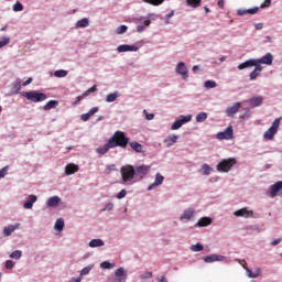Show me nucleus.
I'll return each instance as SVG.
<instances>
[{
	"mask_svg": "<svg viewBox=\"0 0 282 282\" xmlns=\"http://www.w3.org/2000/svg\"><path fill=\"white\" fill-rule=\"evenodd\" d=\"M128 144L129 138L127 134L120 130H117L106 144L96 149V153L99 155H105L109 153L110 149H116L118 147H120V149H127Z\"/></svg>",
	"mask_w": 282,
	"mask_h": 282,
	"instance_id": "f257e3e1",
	"label": "nucleus"
},
{
	"mask_svg": "<svg viewBox=\"0 0 282 282\" xmlns=\"http://www.w3.org/2000/svg\"><path fill=\"white\" fill-rule=\"evenodd\" d=\"M21 96L31 102H43L44 100H47V95L36 90L23 91L21 93Z\"/></svg>",
	"mask_w": 282,
	"mask_h": 282,
	"instance_id": "f03ea898",
	"label": "nucleus"
},
{
	"mask_svg": "<svg viewBox=\"0 0 282 282\" xmlns=\"http://www.w3.org/2000/svg\"><path fill=\"white\" fill-rule=\"evenodd\" d=\"M120 173L123 184H127V182H132L133 177H135V167L133 165H123Z\"/></svg>",
	"mask_w": 282,
	"mask_h": 282,
	"instance_id": "7ed1b4c3",
	"label": "nucleus"
},
{
	"mask_svg": "<svg viewBox=\"0 0 282 282\" xmlns=\"http://www.w3.org/2000/svg\"><path fill=\"white\" fill-rule=\"evenodd\" d=\"M235 164H237V159H224L217 164L216 169L219 173H228V171H230V169H232Z\"/></svg>",
	"mask_w": 282,
	"mask_h": 282,
	"instance_id": "20e7f679",
	"label": "nucleus"
},
{
	"mask_svg": "<svg viewBox=\"0 0 282 282\" xmlns=\"http://www.w3.org/2000/svg\"><path fill=\"white\" fill-rule=\"evenodd\" d=\"M281 124V118L274 119L272 126L264 132V140H274V135L279 133V127Z\"/></svg>",
	"mask_w": 282,
	"mask_h": 282,
	"instance_id": "39448f33",
	"label": "nucleus"
},
{
	"mask_svg": "<svg viewBox=\"0 0 282 282\" xmlns=\"http://www.w3.org/2000/svg\"><path fill=\"white\" fill-rule=\"evenodd\" d=\"M149 171H151V166L139 165L134 169V177H139V180H144V177L149 175Z\"/></svg>",
	"mask_w": 282,
	"mask_h": 282,
	"instance_id": "423d86ee",
	"label": "nucleus"
},
{
	"mask_svg": "<svg viewBox=\"0 0 282 282\" xmlns=\"http://www.w3.org/2000/svg\"><path fill=\"white\" fill-rule=\"evenodd\" d=\"M234 137L235 132L232 130V126H229L225 131L216 134L217 140H232Z\"/></svg>",
	"mask_w": 282,
	"mask_h": 282,
	"instance_id": "0eeeda50",
	"label": "nucleus"
},
{
	"mask_svg": "<svg viewBox=\"0 0 282 282\" xmlns=\"http://www.w3.org/2000/svg\"><path fill=\"white\" fill-rule=\"evenodd\" d=\"M192 116L191 115H188V116H182V119H180V120H176L173 124H172V127H171V129H172V131H177V129H182V126L183 124H186V122H191V120H192Z\"/></svg>",
	"mask_w": 282,
	"mask_h": 282,
	"instance_id": "6e6552de",
	"label": "nucleus"
},
{
	"mask_svg": "<svg viewBox=\"0 0 282 282\" xmlns=\"http://www.w3.org/2000/svg\"><path fill=\"white\" fill-rule=\"evenodd\" d=\"M240 109L241 102H235L232 106L227 107L225 112L229 118H235V115L239 113Z\"/></svg>",
	"mask_w": 282,
	"mask_h": 282,
	"instance_id": "1a4fd4ad",
	"label": "nucleus"
},
{
	"mask_svg": "<svg viewBox=\"0 0 282 282\" xmlns=\"http://www.w3.org/2000/svg\"><path fill=\"white\" fill-rule=\"evenodd\" d=\"M176 74H180L183 80H186L188 78V68L186 67V64L184 62H180L176 65Z\"/></svg>",
	"mask_w": 282,
	"mask_h": 282,
	"instance_id": "9d476101",
	"label": "nucleus"
},
{
	"mask_svg": "<svg viewBox=\"0 0 282 282\" xmlns=\"http://www.w3.org/2000/svg\"><path fill=\"white\" fill-rule=\"evenodd\" d=\"M137 23H143L137 26V32L141 33L144 32L149 25H151V19L141 17L137 19Z\"/></svg>",
	"mask_w": 282,
	"mask_h": 282,
	"instance_id": "9b49d317",
	"label": "nucleus"
},
{
	"mask_svg": "<svg viewBox=\"0 0 282 282\" xmlns=\"http://www.w3.org/2000/svg\"><path fill=\"white\" fill-rule=\"evenodd\" d=\"M272 61H274V57L270 53H267L263 57L256 59V65H272Z\"/></svg>",
	"mask_w": 282,
	"mask_h": 282,
	"instance_id": "f8f14e48",
	"label": "nucleus"
},
{
	"mask_svg": "<svg viewBox=\"0 0 282 282\" xmlns=\"http://www.w3.org/2000/svg\"><path fill=\"white\" fill-rule=\"evenodd\" d=\"M226 257L225 256H219V254H209L203 258V261L205 263H215V261H225Z\"/></svg>",
	"mask_w": 282,
	"mask_h": 282,
	"instance_id": "ddd939ff",
	"label": "nucleus"
},
{
	"mask_svg": "<svg viewBox=\"0 0 282 282\" xmlns=\"http://www.w3.org/2000/svg\"><path fill=\"white\" fill-rule=\"evenodd\" d=\"M280 191H282V181H279L275 184L271 185L270 197H276Z\"/></svg>",
	"mask_w": 282,
	"mask_h": 282,
	"instance_id": "4468645a",
	"label": "nucleus"
},
{
	"mask_svg": "<svg viewBox=\"0 0 282 282\" xmlns=\"http://www.w3.org/2000/svg\"><path fill=\"white\" fill-rule=\"evenodd\" d=\"M139 47L135 45L122 44L117 47V52H138Z\"/></svg>",
	"mask_w": 282,
	"mask_h": 282,
	"instance_id": "2eb2a0df",
	"label": "nucleus"
},
{
	"mask_svg": "<svg viewBox=\"0 0 282 282\" xmlns=\"http://www.w3.org/2000/svg\"><path fill=\"white\" fill-rule=\"evenodd\" d=\"M234 215L236 217H252V215H254V213L252 210H248V208H241V209H238L234 213Z\"/></svg>",
	"mask_w": 282,
	"mask_h": 282,
	"instance_id": "dca6fc26",
	"label": "nucleus"
},
{
	"mask_svg": "<svg viewBox=\"0 0 282 282\" xmlns=\"http://www.w3.org/2000/svg\"><path fill=\"white\" fill-rule=\"evenodd\" d=\"M163 182H164V177L162 176V174L156 173L155 180H154L153 184H151L148 187V191H153V188H155V186H162Z\"/></svg>",
	"mask_w": 282,
	"mask_h": 282,
	"instance_id": "f3484780",
	"label": "nucleus"
},
{
	"mask_svg": "<svg viewBox=\"0 0 282 282\" xmlns=\"http://www.w3.org/2000/svg\"><path fill=\"white\" fill-rule=\"evenodd\" d=\"M180 140V135L176 134H170L167 138L164 139V144H166L167 148L173 147Z\"/></svg>",
	"mask_w": 282,
	"mask_h": 282,
	"instance_id": "a211bd4d",
	"label": "nucleus"
},
{
	"mask_svg": "<svg viewBox=\"0 0 282 282\" xmlns=\"http://www.w3.org/2000/svg\"><path fill=\"white\" fill-rule=\"evenodd\" d=\"M259 12V7L252 8V9H239L237 11L238 17H243L246 14H257Z\"/></svg>",
	"mask_w": 282,
	"mask_h": 282,
	"instance_id": "6ab92c4d",
	"label": "nucleus"
},
{
	"mask_svg": "<svg viewBox=\"0 0 282 282\" xmlns=\"http://www.w3.org/2000/svg\"><path fill=\"white\" fill-rule=\"evenodd\" d=\"M95 113H98V107H93L87 113L80 115V120H83V122H87V120H89V118Z\"/></svg>",
	"mask_w": 282,
	"mask_h": 282,
	"instance_id": "aec40b11",
	"label": "nucleus"
},
{
	"mask_svg": "<svg viewBox=\"0 0 282 282\" xmlns=\"http://www.w3.org/2000/svg\"><path fill=\"white\" fill-rule=\"evenodd\" d=\"M36 199V195H30L28 200L24 203L23 208H25V210H30L34 206Z\"/></svg>",
	"mask_w": 282,
	"mask_h": 282,
	"instance_id": "412c9836",
	"label": "nucleus"
},
{
	"mask_svg": "<svg viewBox=\"0 0 282 282\" xmlns=\"http://www.w3.org/2000/svg\"><path fill=\"white\" fill-rule=\"evenodd\" d=\"M257 66V59H248L238 65V69H248V67Z\"/></svg>",
	"mask_w": 282,
	"mask_h": 282,
	"instance_id": "4be33fe9",
	"label": "nucleus"
},
{
	"mask_svg": "<svg viewBox=\"0 0 282 282\" xmlns=\"http://www.w3.org/2000/svg\"><path fill=\"white\" fill-rule=\"evenodd\" d=\"M246 273L249 279H257V276H261V268H257L253 272L250 268H246Z\"/></svg>",
	"mask_w": 282,
	"mask_h": 282,
	"instance_id": "5701e85b",
	"label": "nucleus"
},
{
	"mask_svg": "<svg viewBox=\"0 0 282 282\" xmlns=\"http://www.w3.org/2000/svg\"><path fill=\"white\" fill-rule=\"evenodd\" d=\"M66 175H74V173H78V165L74 163H69L65 167Z\"/></svg>",
	"mask_w": 282,
	"mask_h": 282,
	"instance_id": "b1692460",
	"label": "nucleus"
},
{
	"mask_svg": "<svg viewBox=\"0 0 282 282\" xmlns=\"http://www.w3.org/2000/svg\"><path fill=\"white\" fill-rule=\"evenodd\" d=\"M249 105L251 107H261V105H263V97L258 96L249 99Z\"/></svg>",
	"mask_w": 282,
	"mask_h": 282,
	"instance_id": "393cba45",
	"label": "nucleus"
},
{
	"mask_svg": "<svg viewBox=\"0 0 282 282\" xmlns=\"http://www.w3.org/2000/svg\"><path fill=\"white\" fill-rule=\"evenodd\" d=\"M195 217V210L193 208H187L184 210L183 215L181 216V220L187 219L191 220Z\"/></svg>",
	"mask_w": 282,
	"mask_h": 282,
	"instance_id": "a878e982",
	"label": "nucleus"
},
{
	"mask_svg": "<svg viewBox=\"0 0 282 282\" xmlns=\"http://www.w3.org/2000/svg\"><path fill=\"white\" fill-rule=\"evenodd\" d=\"M210 224H213V219L209 217H203L197 221L196 226H198V228H204L206 226H210Z\"/></svg>",
	"mask_w": 282,
	"mask_h": 282,
	"instance_id": "bb28decb",
	"label": "nucleus"
},
{
	"mask_svg": "<svg viewBox=\"0 0 282 282\" xmlns=\"http://www.w3.org/2000/svg\"><path fill=\"white\" fill-rule=\"evenodd\" d=\"M115 274L119 282L127 281V275L124 274V269H122V268L117 269Z\"/></svg>",
	"mask_w": 282,
	"mask_h": 282,
	"instance_id": "cd10ccee",
	"label": "nucleus"
},
{
	"mask_svg": "<svg viewBox=\"0 0 282 282\" xmlns=\"http://www.w3.org/2000/svg\"><path fill=\"white\" fill-rule=\"evenodd\" d=\"M17 228H19V224L17 226L10 225L8 227H4L3 228V236L4 237H10V235H12L14 232V230H17Z\"/></svg>",
	"mask_w": 282,
	"mask_h": 282,
	"instance_id": "c85d7f7f",
	"label": "nucleus"
},
{
	"mask_svg": "<svg viewBox=\"0 0 282 282\" xmlns=\"http://www.w3.org/2000/svg\"><path fill=\"white\" fill-rule=\"evenodd\" d=\"M58 204H61V197L58 196H53L47 200V206H50L51 208L56 207Z\"/></svg>",
	"mask_w": 282,
	"mask_h": 282,
	"instance_id": "c756f323",
	"label": "nucleus"
},
{
	"mask_svg": "<svg viewBox=\"0 0 282 282\" xmlns=\"http://www.w3.org/2000/svg\"><path fill=\"white\" fill-rule=\"evenodd\" d=\"M128 144L135 151V153H142L143 147L142 144L138 143L137 141L128 142Z\"/></svg>",
	"mask_w": 282,
	"mask_h": 282,
	"instance_id": "7c9ffc66",
	"label": "nucleus"
},
{
	"mask_svg": "<svg viewBox=\"0 0 282 282\" xmlns=\"http://www.w3.org/2000/svg\"><path fill=\"white\" fill-rule=\"evenodd\" d=\"M263 70V67L261 66H256V68L250 73V80H257V77L261 72Z\"/></svg>",
	"mask_w": 282,
	"mask_h": 282,
	"instance_id": "2f4dec72",
	"label": "nucleus"
},
{
	"mask_svg": "<svg viewBox=\"0 0 282 282\" xmlns=\"http://www.w3.org/2000/svg\"><path fill=\"white\" fill-rule=\"evenodd\" d=\"M58 107L57 100H50L46 102V105L43 107L44 111H50V109H56Z\"/></svg>",
	"mask_w": 282,
	"mask_h": 282,
	"instance_id": "473e14b6",
	"label": "nucleus"
},
{
	"mask_svg": "<svg viewBox=\"0 0 282 282\" xmlns=\"http://www.w3.org/2000/svg\"><path fill=\"white\" fill-rule=\"evenodd\" d=\"M90 248H100L105 246V241L102 239H93L89 242Z\"/></svg>",
	"mask_w": 282,
	"mask_h": 282,
	"instance_id": "72a5a7b5",
	"label": "nucleus"
},
{
	"mask_svg": "<svg viewBox=\"0 0 282 282\" xmlns=\"http://www.w3.org/2000/svg\"><path fill=\"white\" fill-rule=\"evenodd\" d=\"M55 230H58V232L63 231V228H65V220L63 218H58L54 226Z\"/></svg>",
	"mask_w": 282,
	"mask_h": 282,
	"instance_id": "f704fd0d",
	"label": "nucleus"
},
{
	"mask_svg": "<svg viewBox=\"0 0 282 282\" xmlns=\"http://www.w3.org/2000/svg\"><path fill=\"white\" fill-rule=\"evenodd\" d=\"M77 28H89V19L83 18L82 20L77 21Z\"/></svg>",
	"mask_w": 282,
	"mask_h": 282,
	"instance_id": "c9c22d12",
	"label": "nucleus"
},
{
	"mask_svg": "<svg viewBox=\"0 0 282 282\" xmlns=\"http://www.w3.org/2000/svg\"><path fill=\"white\" fill-rule=\"evenodd\" d=\"M186 3L189 8H199V6H202V0H186Z\"/></svg>",
	"mask_w": 282,
	"mask_h": 282,
	"instance_id": "e433bc0d",
	"label": "nucleus"
},
{
	"mask_svg": "<svg viewBox=\"0 0 282 282\" xmlns=\"http://www.w3.org/2000/svg\"><path fill=\"white\" fill-rule=\"evenodd\" d=\"M207 119H208V113L206 112H199L196 116V122H206Z\"/></svg>",
	"mask_w": 282,
	"mask_h": 282,
	"instance_id": "4c0bfd02",
	"label": "nucleus"
},
{
	"mask_svg": "<svg viewBox=\"0 0 282 282\" xmlns=\"http://www.w3.org/2000/svg\"><path fill=\"white\" fill-rule=\"evenodd\" d=\"M117 99H118V93H111L107 95L106 102H116Z\"/></svg>",
	"mask_w": 282,
	"mask_h": 282,
	"instance_id": "58836bf2",
	"label": "nucleus"
},
{
	"mask_svg": "<svg viewBox=\"0 0 282 282\" xmlns=\"http://www.w3.org/2000/svg\"><path fill=\"white\" fill-rule=\"evenodd\" d=\"M191 250H192V252H202V250H204V245H202L199 242L196 245H192Z\"/></svg>",
	"mask_w": 282,
	"mask_h": 282,
	"instance_id": "ea45409f",
	"label": "nucleus"
},
{
	"mask_svg": "<svg viewBox=\"0 0 282 282\" xmlns=\"http://www.w3.org/2000/svg\"><path fill=\"white\" fill-rule=\"evenodd\" d=\"M55 78H65L67 76V70L65 69H58L54 73Z\"/></svg>",
	"mask_w": 282,
	"mask_h": 282,
	"instance_id": "a19ab883",
	"label": "nucleus"
},
{
	"mask_svg": "<svg viewBox=\"0 0 282 282\" xmlns=\"http://www.w3.org/2000/svg\"><path fill=\"white\" fill-rule=\"evenodd\" d=\"M144 3H149L150 6H162L164 0H143Z\"/></svg>",
	"mask_w": 282,
	"mask_h": 282,
	"instance_id": "79ce46f5",
	"label": "nucleus"
},
{
	"mask_svg": "<svg viewBox=\"0 0 282 282\" xmlns=\"http://www.w3.org/2000/svg\"><path fill=\"white\" fill-rule=\"evenodd\" d=\"M13 12H23V4L17 1L13 6Z\"/></svg>",
	"mask_w": 282,
	"mask_h": 282,
	"instance_id": "37998d69",
	"label": "nucleus"
},
{
	"mask_svg": "<svg viewBox=\"0 0 282 282\" xmlns=\"http://www.w3.org/2000/svg\"><path fill=\"white\" fill-rule=\"evenodd\" d=\"M205 87L206 89H215V87H217V83H215L214 80H206Z\"/></svg>",
	"mask_w": 282,
	"mask_h": 282,
	"instance_id": "c03bdc74",
	"label": "nucleus"
},
{
	"mask_svg": "<svg viewBox=\"0 0 282 282\" xmlns=\"http://www.w3.org/2000/svg\"><path fill=\"white\" fill-rule=\"evenodd\" d=\"M10 43V37H1L0 39V50L1 47H6Z\"/></svg>",
	"mask_w": 282,
	"mask_h": 282,
	"instance_id": "a18cd8bd",
	"label": "nucleus"
},
{
	"mask_svg": "<svg viewBox=\"0 0 282 282\" xmlns=\"http://www.w3.org/2000/svg\"><path fill=\"white\" fill-rule=\"evenodd\" d=\"M95 91H98V87L95 85L93 87H90L89 89H87L85 93H84V96H89V94H94Z\"/></svg>",
	"mask_w": 282,
	"mask_h": 282,
	"instance_id": "49530a36",
	"label": "nucleus"
},
{
	"mask_svg": "<svg viewBox=\"0 0 282 282\" xmlns=\"http://www.w3.org/2000/svg\"><path fill=\"white\" fill-rule=\"evenodd\" d=\"M128 26L127 25H120L117 30H116V34H124V32H127Z\"/></svg>",
	"mask_w": 282,
	"mask_h": 282,
	"instance_id": "de8ad7c7",
	"label": "nucleus"
},
{
	"mask_svg": "<svg viewBox=\"0 0 282 282\" xmlns=\"http://www.w3.org/2000/svg\"><path fill=\"white\" fill-rule=\"evenodd\" d=\"M212 171H213V169L210 167V165H208V164H203V172H204V175H208Z\"/></svg>",
	"mask_w": 282,
	"mask_h": 282,
	"instance_id": "09e8293b",
	"label": "nucleus"
},
{
	"mask_svg": "<svg viewBox=\"0 0 282 282\" xmlns=\"http://www.w3.org/2000/svg\"><path fill=\"white\" fill-rule=\"evenodd\" d=\"M91 268L93 267H85L84 269H82V271H80V276H85V275H87L89 272H91Z\"/></svg>",
	"mask_w": 282,
	"mask_h": 282,
	"instance_id": "8fccbe9b",
	"label": "nucleus"
},
{
	"mask_svg": "<svg viewBox=\"0 0 282 282\" xmlns=\"http://www.w3.org/2000/svg\"><path fill=\"white\" fill-rule=\"evenodd\" d=\"M20 257H22V252L19 250H15L10 254L11 259H19Z\"/></svg>",
	"mask_w": 282,
	"mask_h": 282,
	"instance_id": "3c124183",
	"label": "nucleus"
},
{
	"mask_svg": "<svg viewBox=\"0 0 282 282\" xmlns=\"http://www.w3.org/2000/svg\"><path fill=\"white\" fill-rule=\"evenodd\" d=\"M124 197H127V189H121V191L117 194V199H124Z\"/></svg>",
	"mask_w": 282,
	"mask_h": 282,
	"instance_id": "603ef678",
	"label": "nucleus"
},
{
	"mask_svg": "<svg viewBox=\"0 0 282 282\" xmlns=\"http://www.w3.org/2000/svg\"><path fill=\"white\" fill-rule=\"evenodd\" d=\"M6 268H7V270H12V268H14V261L7 260L6 261Z\"/></svg>",
	"mask_w": 282,
	"mask_h": 282,
	"instance_id": "864d4df0",
	"label": "nucleus"
},
{
	"mask_svg": "<svg viewBox=\"0 0 282 282\" xmlns=\"http://www.w3.org/2000/svg\"><path fill=\"white\" fill-rule=\"evenodd\" d=\"M101 268H104V270H109L111 268V263H109L108 261L101 262Z\"/></svg>",
	"mask_w": 282,
	"mask_h": 282,
	"instance_id": "5fc2aeb1",
	"label": "nucleus"
},
{
	"mask_svg": "<svg viewBox=\"0 0 282 282\" xmlns=\"http://www.w3.org/2000/svg\"><path fill=\"white\" fill-rule=\"evenodd\" d=\"M143 113H145V119L147 120H153L155 118V115L147 112V110H143Z\"/></svg>",
	"mask_w": 282,
	"mask_h": 282,
	"instance_id": "6e6d98bb",
	"label": "nucleus"
},
{
	"mask_svg": "<svg viewBox=\"0 0 282 282\" xmlns=\"http://www.w3.org/2000/svg\"><path fill=\"white\" fill-rule=\"evenodd\" d=\"M272 4V0H264V2L260 6V8H270Z\"/></svg>",
	"mask_w": 282,
	"mask_h": 282,
	"instance_id": "4d7b16f0",
	"label": "nucleus"
},
{
	"mask_svg": "<svg viewBox=\"0 0 282 282\" xmlns=\"http://www.w3.org/2000/svg\"><path fill=\"white\" fill-rule=\"evenodd\" d=\"M107 171H108V173L116 171V164L108 165Z\"/></svg>",
	"mask_w": 282,
	"mask_h": 282,
	"instance_id": "13d9d810",
	"label": "nucleus"
},
{
	"mask_svg": "<svg viewBox=\"0 0 282 282\" xmlns=\"http://www.w3.org/2000/svg\"><path fill=\"white\" fill-rule=\"evenodd\" d=\"M6 171H8V167H3L2 170H0V180L1 177H6Z\"/></svg>",
	"mask_w": 282,
	"mask_h": 282,
	"instance_id": "bf43d9fd",
	"label": "nucleus"
},
{
	"mask_svg": "<svg viewBox=\"0 0 282 282\" xmlns=\"http://www.w3.org/2000/svg\"><path fill=\"white\" fill-rule=\"evenodd\" d=\"M83 98H87L86 96H84V94L83 95H80V96H78L77 98H76V100H75V105H78V102L79 101H82L83 100Z\"/></svg>",
	"mask_w": 282,
	"mask_h": 282,
	"instance_id": "052dcab7",
	"label": "nucleus"
},
{
	"mask_svg": "<svg viewBox=\"0 0 282 282\" xmlns=\"http://www.w3.org/2000/svg\"><path fill=\"white\" fill-rule=\"evenodd\" d=\"M106 210H113V203L106 204Z\"/></svg>",
	"mask_w": 282,
	"mask_h": 282,
	"instance_id": "680f3d73",
	"label": "nucleus"
},
{
	"mask_svg": "<svg viewBox=\"0 0 282 282\" xmlns=\"http://www.w3.org/2000/svg\"><path fill=\"white\" fill-rule=\"evenodd\" d=\"M32 83V77H29L24 83H23V87H28V85H30Z\"/></svg>",
	"mask_w": 282,
	"mask_h": 282,
	"instance_id": "e2e57ef3",
	"label": "nucleus"
},
{
	"mask_svg": "<svg viewBox=\"0 0 282 282\" xmlns=\"http://www.w3.org/2000/svg\"><path fill=\"white\" fill-rule=\"evenodd\" d=\"M240 265H242L243 270H246V268H248V265L246 264V260H238Z\"/></svg>",
	"mask_w": 282,
	"mask_h": 282,
	"instance_id": "0e129e2a",
	"label": "nucleus"
},
{
	"mask_svg": "<svg viewBox=\"0 0 282 282\" xmlns=\"http://www.w3.org/2000/svg\"><path fill=\"white\" fill-rule=\"evenodd\" d=\"M240 265H242L243 270H246V268H248V265L246 264V260H238Z\"/></svg>",
	"mask_w": 282,
	"mask_h": 282,
	"instance_id": "69168bd1",
	"label": "nucleus"
},
{
	"mask_svg": "<svg viewBox=\"0 0 282 282\" xmlns=\"http://www.w3.org/2000/svg\"><path fill=\"white\" fill-rule=\"evenodd\" d=\"M175 15V11H171L166 17H167V20H166V23H169V19H171L172 17Z\"/></svg>",
	"mask_w": 282,
	"mask_h": 282,
	"instance_id": "338daca9",
	"label": "nucleus"
},
{
	"mask_svg": "<svg viewBox=\"0 0 282 282\" xmlns=\"http://www.w3.org/2000/svg\"><path fill=\"white\" fill-rule=\"evenodd\" d=\"M158 282H169V280H166V276L162 275L158 279Z\"/></svg>",
	"mask_w": 282,
	"mask_h": 282,
	"instance_id": "774afa93",
	"label": "nucleus"
}]
</instances>
